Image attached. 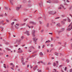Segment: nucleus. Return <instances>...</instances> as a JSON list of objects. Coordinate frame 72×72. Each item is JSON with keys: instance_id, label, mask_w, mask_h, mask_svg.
<instances>
[{"instance_id": "obj_44", "label": "nucleus", "mask_w": 72, "mask_h": 72, "mask_svg": "<svg viewBox=\"0 0 72 72\" xmlns=\"http://www.w3.org/2000/svg\"><path fill=\"white\" fill-rule=\"evenodd\" d=\"M68 72H70V70H68L67 71Z\"/></svg>"}, {"instance_id": "obj_16", "label": "nucleus", "mask_w": 72, "mask_h": 72, "mask_svg": "<svg viewBox=\"0 0 72 72\" xmlns=\"http://www.w3.org/2000/svg\"><path fill=\"white\" fill-rule=\"evenodd\" d=\"M14 24V22H13L12 23H11V25L12 26H13V24Z\"/></svg>"}, {"instance_id": "obj_55", "label": "nucleus", "mask_w": 72, "mask_h": 72, "mask_svg": "<svg viewBox=\"0 0 72 72\" xmlns=\"http://www.w3.org/2000/svg\"><path fill=\"white\" fill-rule=\"evenodd\" d=\"M10 64V65H13V63H11Z\"/></svg>"}, {"instance_id": "obj_35", "label": "nucleus", "mask_w": 72, "mask_h": 72, "mask_svg": "<svg viewBox=\"0 0 72 72\" xmlns=\"http://www.w3.org/2000/svg\"><path fill=\"white\" fill-rule=\"evenodd\" d=\"M64 21H67V19H64L63 20Z\"/></svg>"}, {"instance_id": "obj_51", "label": "nucleus", "mask_w": 72, "mask_h": 72, "mask_svg": "<svg viewBox=\"0 0 72 72\" xmlns=\"http://www.w3.org/2000/svg\"><path fill=\"white\" fill-rule=\"evenodd\" d=\"M41 70H40L38 72H41Z\"/></svg>"}, {"instance_id": "obj_8", "label": "nucleus", "mask_w": 72, "mask_h": 72, "mask_svg": "<svg viewBox=\"0 0 72 72\" xmlns=\"http://www.w3.org/2000/svg\"><path fill=\"white\" fill-rule=\"evenodd\" d=\"M50 14H54L55 12H54L53 11H51L50 12Z\"/></svg>"}, {"instance_id": "obj_53", "label": "nucleus", "mask_w": 72, "mask_h": 72, "mask_svg": "<svg viewBox=\"0 0 72 72\" xmlns=\"http://www.w3.org/2000/svg\"><path fill=\"white\" fill-rule=\"evenodd\" d=\"M4 67L5 68H6V66H4Z\"/></svg>"}, {"instance_id": "obj_34", "label": "nucleus", "mask_w": 72, "mask_h": 72, "mask_svg": "<svg viewBox=\"0 0 72 72\" xmlns=\"http://www.w3.org/2000/svg\"><path fill=\"white\" fill-rule=\"evenodd\" d=\"M72 69H71L70 70V72H72Z\"/></svg>"}, {"instance_id": "obj_17", "label": "nucleus", "mask_w": 72, "mask_h": 72, "mask_svg": "<svg viewBox=\"0 0 72 72\" xmlns=\"http://www.w3.org/2000/svg\"><path fill=\"white\" fill-rule=\"evenodd\" d=\"M4 22V20H2V21H1V22H2V24H4L3 23V22Z\"/></svg>"}, {"instance_id": "obj_58", "label": "nucleus", "mask_w": 72, "mask_h": 72, "mask_svg": "<svg viewBox=\"0 0 72 72\" xmlns=\"http://www.w3.org/2000/svg\"><path fill=\"white\" fill-rule=\"evenodd\" d=\"M43 48H44L45 46H44V45L43 46Z\"/></svg>"}, {"instance_id": "obj_45", "label": "nucleus", "mask_w": 72, "mask_h": 72, "mask_svg": "<svg viewBox=\"0 0 72 72\" xmlns=\"http://www.w3.org/2000/svg\"><path fill=\"white\" fill-rule=\"evenodd\" d=\"M47 46H50V45H49V44H47Z\"/></svg>"}, {"instance_id": "obj_62", "label": "nucleus", "mask_w": 72, "mask_h": 72, "mask_svg": "<svg viewBox=\"0 0 72 72\" xmlns=\"http://www.w3.org/2000/svg\"><path fill=\"white\" fill-rule=\"evenodd\" d=\"M56 63H58V61H56Z\"/></svg>"}, {"instance_id": "obj_24", "label": "nucleus", "mask_w": 72, "mask_h": 72, "mask_svg": "<svg viewBox=\"0 0 72 72\" xmlns=\"http://www.w3.org/2000/svg\"><path fill=\"white\" fill-rule=\"evenodd\" d=\"M34 23V22H32V21H31V22H30V23H32V24H33Z\"/></svg>"}, {"instance_id": "obj_7", "label": "nucleus", "mask_w": 72, "mask_h": 72, "mask_svg": "<svg viewBox=\"0 0 72 72\" xmlns=\"http://www.w3.org/2000/svg\"><path fill=\"white\" fill-rule=\"evenodd\" d=\"M9 1L11 4H12V5H13V0H9Z\"/></svg>"}, {"instance_id": "obj_15", "label": "nucleus", "mask_w": 72, "mask_h": 72, "mask_svg": "<svg viewBox=\"0 0 72 72\" xmlns=\"http://www.w3.org/2000/svg\"><path fill=\"white\" fill-rule=\"evenodd\" d=\"M57 26L58 27H60V24H57Z\"/></svg>"}, {"instance_id": "obj_42", "label": "nucleus", "mask_w": 72, "mask_h": 72, "mask_svg": "<svg viewBox=\"0 0 72 72\" xmlns=\"http://www.w3.org/2000/svg\"><path fill=\"white\" fill-rule=\"evenodd\" d=\"M26 21H27V19H25L24 20V21L25 22H26Z\"/></svg>"}, {"instance_id": "obj_56", "label": "nucleus", "mask_w": 72, "mask_h": 72, "mask_svg": "<svg viewBox=\"0 0 72 72\" xmlns=\"http://www.w3.org/2000/svg\"><path fill=\"white\" fill-rule=\"evenodd\" d=\"M58 44H61V43H60V42H58Z\"/></svg>"}, {"instance_id": "obj_28", "label": "nucleus", "mask_w": 72, "mask_h": 72, "mask_svg": "<svg viewBox=\"0 0 72 72\" xmlns=\"http://www.w3.org/2000/svg\"><path fill=\"white\" fill-rule=\"evenodd\" d=\"M65 30L64 28H62L61 29V30L62 31H63Z\"/></svg>"}, {"instance_id": "obj_64", "label": "nucleus", "mask_w": 72, "mask_h": 72, "mask_svg": "<svg viewBox=\"0 0 72 72\" xmlns=\"http://www.w3.org/2000/svg\"><path fill=\"white\" fill-rule=\"evenodd\" d=\"M71 46L72 47V43H71Z\"/></svg>"}, {"instance_id": "obj_38", "label": "nucleus", "mask_w": 72, "mask_h": 72, "mask_svg": "<svg viewBox=\"0 0 72 72\" xmlns=\"http://www.w3.org/2000/svg\"><path fill=\"white\" fill-rule=\"evenodd\" d=\"M1 23L2 24V22H1V21H0V24H1Z\"/></svg>"}, {"instance_id": "obj_37", "label": "nucleus", "mask_w": 72, "mask_h": 72, "mask_svg": "<svg viewBox=\"0 0 72 72\" xmlns=\"http://www.w3.org/2000/svg\"><path fill=\"white\" fill-rule=\"evenodd\" d=\"M59 17H57L56 18H55V19H59Z\"/></svg>"}, {"instance_id": "obj_39", "label": "nucleus", "mask_w": 72, "mask_h": 72, "mask_svg": "<svg viewBox=\"0 0 72 72\" xmlns=\"http://www.w3.org/2000/svg\"><path fill=\"white\" fill-rule=\"evenodd\" d=\"M31 48H32V49H33V46H32L31 47Z\"/></svg>"}, {"instance_id": "obj_54", "label": "nucleus", "mask_w": 72, "mask_h": 72, "mask_svg": "<svg viewBox=\"0 0 72 72\" xmlns=\"http://www.w3.org/2000/svg\"><path fill=\"white\" fill-rule=\"evenodd\" d=\"M39 49H40V46H39L38 47Z\"/></svg>"}, {"instance_id": "obj_3", "label": "nucleus", "mask_w": 72, "mask_h": 72, "mask_svg": "<svg viewBox=\"0 0 72 72\" xmlns=\"http://www.w3.org/2000/svg\"><path fill=\"white\" fill-rule=\"evenodd\" d=\"M19 24L17 23L16 24V26H15L16 28H17V29H18V27H19Z\"/></svg>"}, {"instance_id": "obj_26", "label": "nucleus", "mask_w": 72, "mask_h": 72, "mask_svg": "<svg viewBox=\"0 0 72 72\" xmlns=\"http://www.w3.org/2000/svg\"><path fill=\"white\" fill-rule=\"evenodd\" d=\"M55 55H57V56H58V53H55Z\"/></svg>"}, {"instance_id": "obj_13", "label": "nucleus", "mask_w": 72, "mask_h": 72, "mask_svg": "<svg viewBox=\"0 0 72 72\" xmlns=\"http://www.w3.org/2000/svg\"><path fill=\"white\" fill-rule=\"evenodd\" d=\"M36 68H37V67H35L34 68L33 70H34V71H35V70H36Z\"/></svg>"}, {"instance_id": "obj_59", "label": "nucleus", "mask_w": 72, "mask_h": 72, "mask_svg": "<svg viewBox=\"0 0 72 72\" xmlns=\"http://www.w3.org/2000/svg\"><path fill=\"white\" fill-rule=\"evenodd\" d=\"M28 26V27L29 28H30L31 27L29 26Z\"/></svg>"}, {"instance_id": "obj_52", "label": "nucleus", "mask_w": 72, "mask_h": 72, "mask_svg": "<svg viewBox=\"0 0 72 72\" xmlns=\"http://www.w3.org/2000/svg\"><path fill=\"white\" fill-rule=\"evenodd\" d=\"M43 31H44V30H42V31H41V32H43Z\"/></svg>"}, {"instance_id": "obj_60", "label": "nucleus", "mask_w": 72, "mask_h": 72, "mask_svg": "<svg viewBox=\"0 0 72 72\" xmlns=\"http://www.w3.org/2000/svg\"><path fill=\"white\" fill-rule=\"evenodd\" d=\"M11 68V69H12V70H13V68Z\"/></svg>"}, {"instance_id": "obj_21", "label": "nucleus", "mask_w": 72, "mask_h": 72, "mask_svg": "<svg viewBox=\"0 0 72 72\" xmlns=\"http://www.w3.org/2000/svg\"><path fill=\"white\" fill-rule=\"evenodd\" d=\"M19 53H21L22 52V51L21 50L19 51Z\"/></svg>"}, {"instance_id": "obj_19", "label": "nucleus", "mask_w": 72, "mask_h": 72, "mask_svg": "<svg viewBox=\"0 0 72 72\" xmlns=\"http://www.w3.org/2000/svg\"><path fill=\"white\" fill-rule=\"evenodd\" d=\"M62 8V7L61 6V7H58V9H61Z\"/></svg>"}, {"instance_id": "obj_46", "label": "nucleus", "mask_w": 72, "mask_h": 72, "mask_svg": "<svg viewBox=\"0 0 72 72\" xmlns=\"http://www.w3.org/2000/svg\"><path fill=\"white\" fill-rule=\"evenodd\" d=\"M14 21H17V20L16 19H14Z\"/></svg>"}, {"instance_id": "obj_10", "label": "nucleus", "mask_w": 72, "mask_h": 72, "mask_svg": "<svg viewBox=\"0 0 72 72\" xmlns=\"http://www.w3.org/2000/svg\"><path fill=\"white\" fill-rule=\"evenodd\" d=\"M39 5L41 6L42 5V2H40V3H39Z\"/></svg>"}, {"instance_id": "obj_43", "label": "nucleus", "mask_w": 72, "mask_h": 72, "mask_svg": "<svg viewBox=\"0 0 72 72\" xmlns=\"http://www.w3.org/2000/svg\"><path fill=\"white\" fill-rule=\"evenodd\" d=\"M47 27H48V26H49V23L47 24Z\"/></svg>"}, {"instance_id": "obj_31", "label": "nucleus", "mask_w": 72, "mask_h": 72, "mask_svg": "<svg viewBox=\"0 0 72 72\" xmlns=\"http://www.w3.org/2000/svg\"><path fill=\"white\" fill-rule=\"evenodd\" d=\"M56 72V69H54V71L53 72Z\"/></svg>"}, {"instance_id": "obj_49", "label": "nucleus", "mask_w": 72, "mask_h": 72, "mask_svg": "<svg viewBox=\"0 0 72 72\" xmlns=\"http://www.w3.org/2000/svg\"><path fill=\"white\" fill-rule=\"evenodd\" d=\"M49 33L50 34H51V35H52V34H53V33Z\"/></svg>"}, {"instance_id": "obj_23", "label": "nucleus", "mask_w": 72, "mask_h": 72, "mask_svg": "<svg viewBox=\"0 0 72 72\" xmlns=\"http://www.w3.org/2000/svg\"><path fill=\"white\" fill-rule=\"evenodd\" d=\"M54 65H53V66H55H55H56V63H54Z\"/></svg>"}, {"instance_id": "obj_36", "label": "nucleus", "mask_w": 72, "mask_h": 72, "mask_svg": "<svg viewBox=\"0 0 72 72\" xmlns=\"http://www.w3.org/2000/svg\"><path fill=\"white\" fill-rule=\"evenodd\" d=\"M66 1L68 3H69V1H68V0H66Z\"/></svg>"}, {"instance_id": "obj_63", "label": "nucleus", "mask_w": 72, "mask_h": 72, "mask_svg": "<svg viewBox=\"0 0 72 72\" xmlns=\"http://www.w3.org/2000/svg\"><path fill=\"white\" fill-rule=\"evenodd\" d=\"M62 65H61L60 66V67H62Z\"/></svg>"}, {"instance_id": "obj_61", "label": "nucleus", "mask_w": 72, "mask_h": 72, "mask_svg": "<svg viewBox=\"0 0 72 72\" xmlns=\"http://www.w3.org/2000/svg\"><path fill=\"white\" fill-rule=\"evenodd\" d=\"M20 70V69H18V71H19Z\"/></svg>"}, {"instance_id": "obj_20", "label": "nucleus", "mask_w": 72, "mask_h": 72, "mask_svg": "<svg viewBox=\"0 0 72 72\" xmlns=\"http://www.w3.org/2000/svg\"><path fill=\"white\" fill-rule=\"evenodd\" d=\"M26 34H27V33H30V32L29 31H26Z\"/></svg>"}, {"instance_id": "obj_48", "label": "nucleus", "mask_w": 72, "mask_h": 72, "mask_svg": "<svg viewBox=\"0 0 72 72\" xmlns=\"http://www.w3.org/2000/svg\"><path fill=\"white\" fill-rule=\"evenodd\" d=\"M27 67H29V65H28L27 66Z\"/></svg>"}, {"instance_id": "obj_4", "label": "nucleus", "mask_w": 72, "mask_h": 72, "mask_svg": "<svg viewBox=\"0 0 72 72\" xmlns=\"http://www.w3.org/2000/svg\"><path fill=\"white\" fill-rule=\"evenodd\" d=\"M22 8V6L21 5L20 7H17L16 8V9L17 10H19L20 8Z\"/></svg>"}, {"instance_id": "obj_2", "label": "nucleus", "mask_w": 72, "mask_h": 72, "mask_svg": "<svg viewBox=\"0 0 72 72\" xmlns=\"http://www.w3.org/2000/svg\"><path fill=\"white\" fill-rule=\"evenodd\" d=\"M67 69V68L66 67H63L61 69V71L62 72H64V71H66Z\"/></svg>"}, {"instance_id": "obj_33", "label": "nucleus", "mask_w": 72, "mask_h": 72, "mask_svg": "<svg viewBox=\"0 0 72 72\" xmlns=\"http://www.w3.org/2000/svg\"><path fill=\"white\" fill-rule=\"evenodd\" d=\"M27 35V36H29L30 35V34H29V33H27L26 34Z\"/></svg>"}, {"instance_id": "obj_1", "label": "nucleus", "mask_w": 72, "mask_h": 72, "mask_svg": "<svg viewBox=\"0 0 72 72\" xmlns=\"http://www.w3.org/2000/svg\"><path fill=\"white\" fill-rule=\"evenodd\" d=\"M68 27L69 28L67 29L68 31H71L72 29V23L69 25Z\"/></svg>"}, {"instance_id": "obj_9", "label": "nucleus", "mask_w": 72, "mask_h": 72, "mask_svg": "<svg viewBox=\"0 0 72 72\" xmlns=\"http://www.w3.org/2000/svg\"><path fill=\"white\" fill-rule=\"evenodd\" d=\"M35 31H32V35H33V36L34 37H35Z\"/></svg>"}, {"instance_id": "obj_6", "label": "nucleus", "mask_w": 72, "mask_h": 72, "mask_svg": "<svg viewBox=\"0 0 72 72\" xmlns=\"http://www.w3.org/2000/svg\"><path fill=\"white\" fill-rule=\"evenodd\" d=\"M22 62V64L23 65H25V63L24 62H23L24 60H23V58H22L21 59Z\"/></svg>"}, {"instance_id": "obj_18", "label": "nucleus", "mask_w": 72, "mask_h": 72, "mask_svg": "<svg viewBox=\"0 0 72 72\" xmlns=\"http://www.w3.org/2000/svg\"><path fill=\"white\" fill-rule=\"evenodd\" d=\"M50 39H51V40H49V41H50V42H51V40H53V38H50Z\"/></svg>"}, {"instance_id": "obj_5", "label": "nucleus", "mask_w": 72, "mask_h": 72, "mask_svg": "<svg viewBox=\"0 0 72 72\" xmlns=\"http://www.w3.org/2000/svg\"><path fill=\"white\" fill-rule=\"evenodd\" d=\"M33 41H34V42H36V41H37V39H36L35 38H34L33 39Z\"/></svg>"}, {"instance_id": "obj_12", "label": "nucleus", "mask_w": 72, "mask_h": 72, "mask_svg": "<svg viewBox=\"0 0 72 72\" xmlns=\"http://www.w3.org/2000/svg\"><path fill=\"white\" fill-rule=\"evenodd\" d=\"M42 19V18H41V17H39L38 18V20L39 21H41Z\"/></svg>"}, {"instance_id": "obj_14", "label": "nucleus", "mask_w": 72, "mask_h": 72, "mask_svg": "<svg viewBox=\"0 0 72 72\" xmlns=\"http://www.w3.org/2000/svg\"><path fill=\"white\" fill-rule=\"evenodd\" d=\"M40 55H43V53H42V52H40Z\"/></svg>"}, {"instance_id": "obj_40", "label": "nucleus", "mask_w": 72, "mask_h": 72, "mask_svg": "<svg viewBox=\"0 0 72 72\" xmlns=\"http://www.w3.org/2000/svg\"><path fill=\"white\" fill-rule=\"evenodd\" d=\"M6 21L7 22H9V21H8V20H6Z\"/></svg>"}, {"instance_id": "obj_30", "label": "nucleus", "mask_w": 72, "mask_h": 72, "mask_svg": "<svg viewBox=\"0 0 72 72\" xmlns=\"http://www.w3.org/2000/svg\"><path fill=\"white\" fill-rule=\"evenodd\" d=\"M68 21L69 22H71V20L69 19L68 20Z\"/></svg>"}, {"instance_id": "obj_32", "label": "nucleus", "mask_w": 72, "mask_h": 72, "mask_svg": "<svg viewBox=\"0 0 72 72\" xmlns=\"http://www.w3.org/2000/svg\"><path fill=\"white\" fill-rule=\"evenodd\" d=\"M62 23H63V24H64V22H63V21H62V22H61Z\"/></svg>"}, {"instance_id": "obj_50", "label": "nucleus", "mask_w": 72, "mask_h": 72, "mask_svg": "<svg viewBox=\"0 0 72 72\" xmlns=\"http://www.w3.org/2000/svg\"><path fill=\"white\" fill-rule=\"evenodd\" d=\"M47 52H48V53H49V50H47Z\"/></svg>"}, {"instance_id": "obj_29", "label": "nucleus", "mask_w": 72, "mask_h": 72, "mask_svg": "<svg viewBox=\"0 0 72 72\" xmlns=\"http://www.w3.org/2000/svg\"><path fill=\"white\" fill-rule=\"evenodd\" d=\"M35 56H36V55H32V57H35Z\"/></svg>"}, {"instance_id": "obj_11", "label": "nucleus", "mask_w": 72, "mask_h": 72, "mask_svg": "<svg viewBox=\"0 0 72 72\" xmlns=\"http://www.w3.org/2000/svg\"><path fill=\"white\" fill-rule=\"evenodd\" d=\"M60 6L61 7H62V8H63L64 9H66V8L64 7V6L63 5H62V4H61Z\"/></svg>"}, {"instance_id": "obj_27", "label": "nucleus", "mask_w": 72, "mask_h": 72, "mask_svg": "<svg viewBox=\"0 0 72 72\" xmlns=\"http://www.w3.org/2000/svg\"><path fill=\"white\" fill-rule=\"evenodd\" d=\"M5 9L6 10H7L9 9V8L8 7L7 8L5 7Z\"/></svg>"}, {"instance_id": "obj_47", "label": "nucleus", "mask_w": 72, "mask_h": 72, "mask_svg": "<svg viewBox=\"0 0 72 72\" xmlns=\"http://www.w3.org/2000/svg\"><path fill=\"white\" fill-rule=\"evenodd\" d=\"M12 67L13 68L14 67V65H12Z\"/></svg>"}, {"instance_id": "obj_22", "label": "nucleus", "mask_w": 72, "mask_h": 72, "mask_svg": "<svg viewBox=\"0 0 72 72\" xmlns=\"http://www.w3.org/2000/svg\"><path fill=\"white\" fill-rule=\"evenodd\" d=\"M66 62H67V63H69V60H68V59L67 60Z\"/></svg>"}, {"instance_id": "obj_57", "label": "nucleus", "mask_w": 72, "mask_h": 72, "mask_svg": "<svg viewBox=\"0 0 72 72\" xmlns=\"http://www.w3.org/2000/svg\"><path fill=\"white\" fill-rule=\"evenodd\" d=\"M40 63H43V62H42V61H40Z\"/></svg>"}, {"instance_id": "obj_25", "label": "nucleus", "mask_w": 72, "mask_h": 72, "mask_svg": "<svg viewBox=\"0 0 72 72\" xmlns=\"http://www.w3.org/2000/svg\"><path fill=\"white\" fill-rule=\"evenodd\" d=\"M26 24V23H24L23 24H21V26H24V24Z\"/></svg>"}, {"instance_id": "obj_41", "label": "nucleus", "mask_w": 72, "mask_h": 72, "mask_svg": "<svg viewBox=\"0 0 72 72\" xmlns=\"http://www.w3.org/2000/svg\"><path fill=\"white\" fill-rule=\"evenodd\" d=\"M51 47H53V44H51Z\"/></svg>"}]
</instances>
